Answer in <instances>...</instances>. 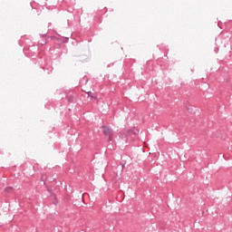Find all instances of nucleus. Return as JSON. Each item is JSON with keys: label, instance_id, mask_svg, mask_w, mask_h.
<instances>
[{"label": "nucleus", "instance_id": "nucleus-1", "mask_svg": "<svg viewBox=\"0 0 232 232\" xmlns=\"http://www.w3.org/2000/svg\"><path fill=\"white\" fill-rule=\"evenodd\" d=\"M102 130L103 131V134L106 137H109V140H111V137H113V129H111L106 125H103V126H102Z\"/></svg>", "mask_w": 232, "mask_h": 232}, {"label": "nucleus", "instance_id": "nucleus-2", "mask_svg": "<svg viewBox=\"0 0 232 232\" xmlns=\"http://www.w3.org/2000/svg\"><path fill=\"white\" fill-rule=\"evenodd\" d=\"M66 99H67L69 104L77 102V94H67Z\"/></svg>", "mask_w": 232, "mask_h": 232}, {"label": "nucleus", "instance_id": "nucleus-3", "mask_svg": "<svg viewBox=\"0 0 232 232\" xmlns=\"http://www.w3.org/2000/svg\"><path fill=\"white\" fill-rule=\"evenodd\" d=\"M4 193H14V187H7L4 189Z\"/></svg>", "mask_w": 232, "mask_h": 232}, {"label": "nucleus", "instance_id": "nucleus-4", "mask_svg": "<svg viewBox=\"0 0 232 232\" xmlns=\"http://www.w3.org/2000/svg\"><path fill=\"white\" fill-rule=\"evenodd\" d=\"M87 95H88V97H91V99L97 100V95L93 96V95L92 94V92H87Z\"/></svg>", "mask_w": 232, "mask_h": 232}, {"label": "nucleus", "instance_id": "nucleus-5", "mask_svg": "<svg viewBox=\"0 0 232 232\" xmlns=\"http://www.w3.org/2000/svg\"><path fill=\"white\" fill-rule=\"evenodd\" d=\"M111 66H113V63H109V64L107 65L108 68H111Z\"/></svg>", "mask_w": 232, "mask_h": 232}, {"label": "nucleus", "instance_id": "nucleus-6", "mask_svg": "<svg viewBox=\"0 0 232 232\" xmlns=\"http://www.w3.org/2000/svg\"><path fill=\"white\" fill-rule=\"evenodd\" d=\"M41 44H46V42L43 41V42L41 43Z\"/></svg>", "mask_w": 232, "mask_h": 232}, {"label": "nucleus", "instance_id": "nucleus-7", "mask_svg": "<svg viewBox=\"0 0 232 232\" xmlns=\"http://www.w3.org/2000/svg\"><path fill=\"white\" fill-rule=\"evenodd\" d=\"M43 37H46V34H44Z\"/></svg>", "mask_w": 232, "mask_h": 232}]
</instances>
